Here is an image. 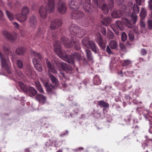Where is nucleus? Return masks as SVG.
Here are the masks:
<instances>
[{"instance_id": "obj_1", "label": "nucleus", "mask_w": 152, "mask_h": 152, "mask_svg": "<svg viewBox=\"0 0 152 152\" xmlns=\"http://www.w3.org/2000/svg\"><path fill=\"white\" fill-rule=\"evenodd\" d=\"M51 33L50 34V32H48L47 39L49 40L50 37H52V39L54 40L55 42L53 46L55 51L60 58L64 59L66 61L73 66L74 65L75 59L77 61L81 60V56L78 53H72L71 55L66 54L65 51L61 48V43L57 40H56L58 38L57 33L54 32V31H51Z\"/></svg>"}, {"instance_id": "obj_2", "label": "nucleus", "mask_w": 152, "mask_h": 152, "mask_svg": "<svg viewBox=\"0 0 152 152\" xmlns=\"http://www.w3.org/2000/svg\"><path fill=\"white\" fill-rule=\"evenodd\" d=\"M90 0H71L69 2L70 8L72 10L83 9L88 14H91L93 10Z\"/></svg>"}, {"instance_id": "obj_3", "label": "nucleus", "mask_w": 152, "mask_h": 152, "mask_svg": "<svg viewBox=\"0 0 152 152\" xmlns=\"http://www.w3.org/2000/svg\"><path fill=\"white\" fill-rule=\"evenodd\" d=\"M45 2L48 1L47 9L44 5L42 6L39 9V12L41 17L45 19L47 16V12H53L55 8L54 0H44Z\"/></svg>"}, {"instance_id": "obj_4", "label": "nucleus", "mask_w": 152, "mask_h": 152, "mask_svg": "<svg viewBox=\"0 0 152 152\" xmlns=\"http://www.w3.org/2000/svg\"><path fill=\"white\" fill-rule=\"evenodd\" d=\"M74 38V37H71V39L69 40L67 38L63 37L61 38V40L65 47L71 48L74 46L75 49L78 50L80 49V43L79 42L75 40Z\"/></svg>"}, {"instance_id": "obj_5", "label": "nucleus", "mask_w": 152, "mask_h": 152, "mask_svg": "<svg viewBox=\"0 0 152 152\" xmlns=\"http://www.w3.org/2000/svg\"><path fill=\"white\" fill-rule=\"evenodd\" d=\"M31 54L35 57L33 59V63L35 68L39 72L42 70V66L40 62L42 58V55L39 53L36 52L34 50L31 51Z\"/></svg>"}, {"instance_id": "obj_6", "label": "nucleus", "mask_w": 152, "mask_h": 152, "mask_svg": "<svg viewBox=\"0 0 152 152\" xmlns=\"http://www.w3.org/2000/svg\"><path fill=\"white\" fill-rule=\"evenodd\" d=\"M69 30L71 34L79 38L84 36V32L83 29L79 28V27L75 24H72L69 27Z\"/></svg>"}, {"instance_id": "obj_7", "label": "nucleus", "mask_w": 152, "mask_h": 152, "mask_svg": "<svg viewBox=\"0 0 152 152\" xmlns=\"http://www.w3.org/2000/svg\"><path fill=\"white\" fill-rule=\"evenodd\" d=\"M49 75L50 80L52 83L55 85V86L54 87L52 85L50 86L48 83H47L44 84V86L47 91L49 93H51L52 92V88H55V87L58 86L59 83L58 79L51 74H49Z\"/></svg>"}, {"instance_id": "obj_8", "label": "nucleus", "mask_w": 152, "mask_h": 152, "mask_svg": "<svg viewBox=\"0 0 152 152\" xmlns=\"http://www.w3.org/2000/svg\"><path fill=\"white\" fill-rule=\"evenodd\" d=\"M82 44L84 46L89 48L90 47L92 51L95 53H96L98 48L95 43L92 41H91L89 38L85 37L83 39Z\"/></svg>"}, {"instance_id": "obj_9", "label": "nucleus", "mask_w": 152, "mask_h": 152, "mask_svg": "<svg viewBox=\"0 0 152 152\" xmlns=\"http://www.w3.org/2000/svg\"><path fill=\"white\" fill-rule=\"evenodd\" d=\"M131 116L130 114H128L126 116L124 119V121L126 124L132 126L131 127L132 128H134L135 131L137 130L139 127L137 125L138 123L137 119H131Z\"/></svg>"}, {"instance_id": "obj_10", "label": "nucleus", "mask_w": 152, "mask_h": 152, "mask_svg": "<svg viewBox=\"0 0 152 152\" xmlns=\"http://www.w3.org/2000/svg\"><path fill=\"white\" fill-rule=\"evenodd\" d=\"M131 20L125 18L122 19V22L126 23V25L129 28H132L133 24L135 23L137 20V17L136 14L132 13L131 15Z\"/></svg>"}, {"instance_id": "obj_11", "label": "nucleus", "mask_w": 152, "mask_h": 152, "mask_svg": "<svg viewBox=\"0 0 152 152\" xmlns=\"http://www.w3.org/2000/svg\"><path fill=\"white\" fill-rule=\"evenodd\" d=\"M29 9L27 7H24L21 13L18 14L17 18L18 20L21 22H23L26 20L27 18V15L29 13Z\"/></svg>"}, {"instance_id": "obj_12", "label": "nucleus", "mask_w": 152, "mask_h": 152, "mask_svg": "<svg viewBox=\"0 0 152 152\" xmlns=\"http://www.w3.org/2000/svg\"><path fill=\"white\" fill-rule=\"evenodd\" d=\"M120 10L114 11L112 12L111 16L113 18H120L124 15L126 12V6L125 5L122 4L120 6Z\"/></svg>"}, {"instance_id": "obj_13", "label": "nucleus", "mask_w": 152, "mask_h": 152, "mask_svg": "<svg viewBox=\"0 0 152 152\" xmlns=\"http://www.w3.org/2000/svg\"><path fill=\"white\" fill-rule=\"evenodd\" d=\"M73 10L70 14L71 18L75 19H79L84 17V14L82 11L77 9Z\"/></svg>"}, {"instance_id": "obj_14", "label": "nucleus", "mask_w": 152, "mask_h": 152, "mask_svg": "<svg viewBox=\"0 0 152 152\" xmlns=\"http://www.w3.org/2000/svg\"><path fill=\"white\" fill-rule=\"evenodd\" d=\"M62 24V20L59 19H54L51 22L50 28L51 30L57 29Z\"/></svg>"}, {"instance_id": "obj_15", "label": "nucleus", "mask_w": 152, "mask_h": 152, "mask_svg": "<svg viewBox=\"0 0 152 152\" xmlns=\"http://www.w3.org/2000/svg\"><path fill=\"white\" fill-rule=\"evenodd\" d=\"M57 9L61 14H63L66 12V7L65 2L62 0H59Z\"/></svg>"}, {"instance_id": "obj_16", "label": "nucleus", "mask_w": 152, "mask_h": 152, "mask_svg": "<svg viewBox=\"0 0 152 152\" xmlns=\"http://www.w3.org/2000/svg\"><path fill=\"white\" fill-rule=\"evenodd\" d=\"M0 58L1 59L2 66L4 68L7 72L9 73H10L9 67L7 64V61H9L8 57H7V59L6 61V59L3 58L2 54L0 52Z\"/></svg>"}, {"instance_id": "obj_17", "label": "nucleus", "mask_w": 152, "mask_h": 152, "mask_svg": "<svg viewBox=\"0 0 152 152\" xmlns=\"http://www.w3.org/2000/svg\"><path fill=\"white\" fill-rule=\"evenodd\" d=\"M96 42L98 44L99 46L103 49H104L105 48V44L103 41L100 34H99L97 37Z\"/></svg>"}, {"instance_id": "obj_18", "label": "nucleus", "mask_w": 152, "mask_h": 152, "mask_svg": "<svg viewBox=\"0 0 152 152\" xmlns=\"http://www.w3.org/2000/svg\"><path fill=\"white\" fill-rule=\"evenodd\" d=\"M26 92L27 93L30 97H32L35 96L37 92L34 88L29 87H28Z\"/></svg>"}, {"instance_id": "obj_19", "label": "nucleus", "mask_w": 152, "mask_h": 152, "mask_svg": "<svg viewBox=\"0 0 152 152\" xmlns=\"http://www.w3.org/2000/svg\"><path fill=\"white\" fill-rule=\"evenodd\" d=\"M45 32V30L44 29L39 28L38 31L35 37L39 38V39H42L44 37Z\"/></svg>"}, {"instance_id": "obj_20", "label": "nucleus", "mask_w": 152, "mask_h": 152, "mask_svg": "<svg viewBox=\"0 0 152 152\" xmlns=\"http://www.w3.org/2000/svg\"><path fill=\"white\" fill-rule=\"evenodd\" d=\"M144 116L146 120L148 121L150 125L152 126V117L148 114L144 115ZM149 132L151 133L152 134V126H150L149 129Z\"/></svg>"}, {"instance_id": "obj_21", "label": "nucleus", "mask_w": 152, "mask_h": 152, "mask_svg": "<svg viewBox=\"0 0 152 152\" xmlns=\"http://www.w3.org/2000/svg\"><path fill=\"white\" fill-rule=\"evenodd\" d=\"M123 18L122 19V20ZM116 25L117 26V29L118 30L119 29L121 31H122L124 30V28L125 25H126V23H123V22H122L121 21H116L115 22Z\"/></svg>"}, {"instance_id": "obj_22", "label": "nucleus", "mask_w": 152, "mask_h": 152, "mask_svg": "<svg viewBox=\"0 0 152 152\" xmlns=\"http://www.w3.org/2000/svg\"><path fill=\"white\" fill-rule=\"evenodd\" d=\"M36 99L40 103L44 104L46 101V98L43 95L39 94L36 97Z\"/></svg>"}, {"instance_id": "obj_23", "label": "nucleus", "mask_w": 152, "mask_h": 152, "mask_svg": "<svg viewBox=\"0 0 152 152\" xmlns=\"http://www.w3.org/2000/svg\"><path fill=\"white\" fill-rule=\"evenodd\" d=\"M29 20L30 26L35 28L37 24V20L35 17L34 15L30 17Z\"/></svg>"}, {"instance_id": "obj_24", "label": "nucleus", "mask_w": 152, "mask_h": 152, "mask_svg": "<svg viewBox=\"0 0 152 152\" xmlns=\"http://www.w3.org/2000/svg\"><path fill=\"white\" fill-rule=\"evenodd\" d=\"M102 4H103L101 7L102 10L105 14H107L109 12V8L107 4L104 3V0H101Z\"/></svg>"}, {"instance_id": "obj_25", "label": "nucleus", "mask_w": 152, "mask_h": 152, "mask_svg": "<svg viewBox=\"0 0 152 152\" xmlns=\"http://www.w3.org/2000/svg\"><path fill=\"white\" fill-rule=\"evenodd\" d=\"M45 59L46 60V63L48 68L52 72L54 73H56V71L54 69V68L51 62L48 61L47 58H45Z\"/></svg>"}, {"instance_id": "obj_26", "label": "nucleus", "mask_w": 152, "mask_h": 152, "mask_svg": "<svg viewBox=\"0 0 152 152\" xmlns=\"http://www.w3.org/2000/svg\"><path fill=\"white\" fill-rule=\"evenodd\" d=\"M98 104L101 107L108 108L109 107V104L103 100H100L98 102Z\"/></svg>"}, {"instance_id": "obj_27", "label": "nucleus", "mask_w": 152, "mask_h": 152, "mask_svg": "<svg viewBox=\"0 0 152 152\" xmlns=\"http://www.w3.org/2000/svg\"><path fill=\"white\" fill-rule=\"evenodd\" d=\"M111 21V18L109 17H107L103 19V20L102 21V23L104 25L107 26L110 24Z\"/></svg>"}, {"instance_id": "obj_28", "label": "nucleus", "mask_w": 152, "mask_h": 152, "mask_svg": "<svg viewBox=\"0 0 152 152\" xmlns=\"http://www.w3.org/2000/svg\"><path fill=\"white\" fill-rule=\"evenodd\" d=\"M26 49L23 47H20L17 48L16 50V53L18 55H23L25 53Z\"/></svg>"}, {"instance_id": "obj_29", "label": "nucleus", "mask_w": 152, "mask_h": 152, "mask_svg": "<svg viewBox=\"0 0 152 152\" xmlns=\"http://www.w3.org/2000/svg\"><path fill=\"white\" fill-rule=\"evenodd\" d=\"M109 45L111 49H115L118 46V42L114 40H112L110 41Z\"/></svg>"}, {"instance_id": "obj_30", "label": "nucleus", "mask_w": 152, "mask_h": 152, "mask_svg": "<svg viewBox=\"0 0 152 152\" xmlns=\"http://www.w3.org/2000/svg\"><path fill=\"white\" fill-rule=\"evenodd\" d=\"M86 51L87 59L90 61L92 60L93 57L92 55L91 51L88 49H86Z\"/></svg>"}, {"instance_id": "obj_31", "label": "nucleus", "mask_w": 152, "mask_h": 152, "mask_svg": "<svg viewBox=\"0 0 152 152\" xmlns=\"http://www.w3.org/2000/svg\"><path fill=\"white\" fill-rule=\"evenodd\" d=\"M81 25L84 27H87L89 25V20L88 18H85L81 21L80 23Z\"/></svg>"}, {"instance_id": "obj_32", "label": "nucleus", "mask_w": 152, "mask_h": 152, "mask_svg": "<svg viewBox=\"0 0 152 152\" xmlns=\"http://www.w3.org/2000/svg\"><path fill=\"white\" fill-rule=\"evenodd\" d=\"M18 85L20 89L24 92H26V91L28 88L22 82H19Z\"/></svg>"}, {"instance_id": "obj_33", "label": "nucleus", "mask_w": 152, "mask_h": 152, "mask_svg": "<svg viewBox=\"0 0 152 152\" xmlns=\"http://www.w3.org/2000/svg\"><path fill=\"white\" fill-rule=\"evenodd\" d=\"M25 73L28 77L30 78L32 77V71L31 68H30L27 69Z\"/></svg>"}, {"instance_id": "obj_34", "label": "nucleus", "mask_w": 152, "mask_h": 152, "mask_svg": "<svg viewBox=\"0 0 152 152\" xmlns=\"http://www.w3.org/2000/svg\"><path fill=\"white\" fill-rule=\"evenodd\" d=\"M101 81L100 78L97 76H95L94 78V85H98L101 83Z\"/></svg>"}, {"instance_id": "obj_35", "label": "nucleus", "mask_w": 152, "mask_h": 152, "mask_svg": "<svg viewBox=\"0 0 152 152\" xmlns=\"http://www.w3.org/2000/svg\"><path fill=\"white\" fill-rule=\"evenodd\" d=\"M17 34L14 32H12L10 34V42H13L16 40L17 38Z\"/></svg>"}, {"instance_id": "obj_36", "label": "nucleus", "mask_w": 152, "mask_h": 152, "mask_svg": "<svg viewBox=\"0 0 152 152\" xmlns=\"http://www.w3.org/2000/svg\"><path fill=\"white\" fill-rule=\"evenodd\" d=\"M133 11L132 13H134L136 14L139 13L140 9L139 7L137 4H134L133 6Z\"/></svg>"}, {"instance_id": "obj_37", "label": "nucleus", "mask_w": 152, "mask_h": 152, "mask_svg": "<svg viewBox=\"0 0 152 152\" xmlns=\"http://www.w3.org/2000/svg\"><path fill=\"white\" fill-rule=\"evenodd\" d=\"M146 11L145 10L143 9H142L140 13V16L142 19L145 18L146 15Z\"/></svg>"}, {"instance_id": "obj_38", "label": "nucleus", "mask_w": 152, "mask_h": 152, "mask_svg": "<svg viewBox=\"0 0 152 152\" xmlns=\"http://www.w3.org/2000/svg\"><path fill=\"white\" fill-rule=\"evenodd\" d=\"M2 34L4 38L7 39H9L10 35L8 32L6 30H4L2 32Z\"/></svg>"}, {"instance_id": "obj_39", "label": "nucleus", "mask_w": 152, "mask_h": 152, "mask_svg": "<svg viewBox=\"0 0 152 152\" xmlns=\"http://www.w3.org/2000/svg\"><path fill=\"white\" fill-rule=\"evenodd\" d=\"M111 27L113 29V30L115 32V33L116 34H118V32L117 31V26L115 24H112L111 25Z\"/></svg>"}, {"instance_id": "obj_40", "label": "nucleus", "mask_w": 152, "mask_h": 152, "mask_svg": "<svg viewBox=\"0 0 152 152\" xmlns=\"http://www.w3.org/2000/svg\"><path fill=\"white\" fill-rule=\"evenodd\" d=\"M18 67L22 68L23 67V64L22 61L20 60H18L16 63Z\"/></svg>"}, {"instance_id": "obj_41", "label": "nucleus", "mask_w": 152, "mask_h": 152, "mask_svg": "<svg viewBox=\"0 0 152 152\" xmlns=\"http://www.w3.org/2000/svg\"><path fill=\"white\" fill-rule=\"evenodd\" d=\"M131 64V62L129 60H124L122 64V65L125 66H127Z\"/></svg>"}, {"instance_id": "obj_42", "label": "nucleus", "mask_w": 152, "mask_h": 152, "mask_svg": "<svg viewBox=\"0 0 152 152\" xmlns=\"http://www.w3.org/2000/svg\"><path fill=\"white\" fill-rule=\"evenodd\" d=\"M107 37L110 39H113L114 37V34L111 31L108 30Z\"/></svg>"}, {"instance_id": "obj_43", "label": "nucleus", "mask_w": 152, "mask_h": 152, "mask_svg": "<svg viewBox=\"0 0 152 152\" xmlns=\"http://www.w3.org/2000/svg\"><path fill=\"white\" fill-rule=\"evenodd\" d=\"M121 40L123 42H125L127 36L126 34L124 32H123L121 35Z\"/></svg>"}, {"instance_id": "obj_44", "label": "nucleus", "mask_w": 152, "mask_h": 152, "mask_svg": "<svg viewBox=\"0 0 152 152\" xmlns=\"http://www.w3.org/2000/svg\"><path fill=\"white\" fill-rule=\"evenodd\" d=\"M147 147L148 148L152 149V140L149 139L147 142Z\"/></svg>"}, {"instance_id": "obj_45", "label": "nucleus", "mask_w": 152, "mask_h": 152, "mask_svg": "<svg viewBox=\"0 0 152 152\" xmlns=\"http://www.w3.org/2000/svg\"><path fill=\"white\" fill-rule=\"evenodd\" d=\"M134 73L133 71H126L124 72V74L127 76H130Z\"/></svg>"}, {"instance_id": "obj_46", "label": "nucleus", "mask_w": 152, "mask_h": 152, "mask_svg": "<svg viewBox=\"0 0 152 152\" xmlns=\"http://www.w3.org/2000/svg\"><path fill=\"white\" fill-rule=\"evenodd\" d=\"M3 4L1 0H0V7H1L3 5ZM3 17V13L0 10V20L2 19Z\"/></svg>"}, {"instance_id": "obj_47", "label": "nucleus", "mask_w": 152, "mask_h": 152, "mask_svg": "<svg viewBox=\"0 0 152 152\" xmlns=\"http://www.w3.org/2000/svg\"><path fill=\"white\" fill-rule=\"evenodd\" d=\"M100 31L103 35H106V31L105 28L104 27H102L101 28Z\"/></svg>"}, {"instance_id": "obj_48", "label": "nucleus", "mask_w": 152, "mask_h": 152, "mask_svg": "<svg viewBox=\"0 0 152 152\" xmlns=\"http://www.w3.org/2000/svg\"><path fill=\"white\" fill-rule=\"evenodd\" d=\"M93 2L94 3V5H95L97 7H99L100 5H99V3H100L99 4H101V1H102L101 0H99V2L98 1V0H92Z\"/></svg>"}, {"instance_id": "obj_49", "label": "nucleus", "mask_w": 152, "mask_h": 152, "mask_svg": "<svg viewBox=\"0 0 152 152\" xmlns=\"http://www.w3.org/2000/svg\"><path fill=\"white\" fill-rule=\"evenodd\" d=\"M148 29L149 30H152V20L148 21Z\"/></svg>"}, {"instance_id": "obj_50", "label": "nucleus", "mask_w": 152, "mask_h": 152, "mask_svg": "<svg viewBox=\"0 0 152 152\" xmlns=\"http://www.w3.org/2000/svg\"><path fill=\"white\" fill-rule=\"evenodd\" d=\"M129 38L131 41H133L134 39V36L133 34L131 32H130L129 34Z\"/></svg>"}, {"instance_id": "obj_51", "label": "nucleus", "mask_w": 152, "mask_h": 152, "mask_svg": "<svg viewBox=\"0 0 152 152\" xmlns=\"http://www.w3.org/2000/svg\"><path fill=\"white\" fill-rule=\"evenodd\" d=\"M140 53L142 56H145L147 54V51L145 49H142L141 50Z\"/></svg>"}, {"instance_id": "obj_52", "label": "nucleus", "mask_w": 152, "mask_h": 152, "mask_svg": "<svg viewBox=\"0 0 152 152\" xmlns=\"http://www.w3.org/2000/svg\"><path fill=\"white\" fill-rule=\"evenodd\" d=\"M106 51L109 54H111L113 53L108 45H107L106 48Z\"/></svg>"}, {"instance_id": "obj_53", "label": "nucleus", "mask_w": 152, "mask_h": 152, "mask_svg": "<svg viewBox=\"0 0 152 152\" xmlns=\"http://www.w3.org/2000/svg\"><path fill=\"white\" fill-rule=\"evenodd\" d=\"M140 26L142 28H144L145 27V22L143 21L142 19L140 20Z\"/></svg>"}, {"instance_id": "obj_54", "label": "nucleus", "mask_w": 152, "mask_h": 152, "mask_svg": "<svg viewBox=\"0 0 152 152\" xmlns=\"http://www.w3.org/2000/svg\"><path fill=\"white\" fill-rule=\"evenodd\" d=\"M13 25L15 28L18 29L19 27L18 24L16 22H13Z\"/></svg>"}, {"instance_id": "obj_55", "label": "nucleus", "mask_w": 152, "mask_h": 152, "mask_svg": "<svg viewBox=\"0 0 152 152\" xmlns=\"http://www.w3.org/2000/svg\"><path fill=\"white\" fill-rule=\"evenodd\" d=\"M4 50L6 53L7 55H8L9 53V49L8 48H4Z\"/></svg>"}, {"instance_id": "obj_56", "label": "nucleus", "mask_w": 152, "mask_h": 152, "mask_svg": "<svg viewBox=\"0 0 152 152\" xmlns=\"http://www.w3.org/2000/svg\"><path fill=\"white\" fill-rule=\"evenodd\" d=\"M109 1H110V2L109 3L110 7L111 8H112L114 6L113 1L112 0H110Z\"/></svg>"}, {"instance_id": "obj_57", "label": "nucleus", "mask_w": 152, "mask_h": 152, "mask_svg": "<svg viewBox=\"0 0 152 152\" xmlns=\"http://www.w3.org/2000/svg\"><path fill=\"white\" fill-rule=\"evenodd\" d=\"M35 84L37 88L41 86L40 83L39 81L35 82Z\"/></svg>"}, {"instance_id": "obj_58", "label": "nucleus", "mask_w": 152, "mask_h": 152, "mask_svg": "<svg viewBox=\"0 0 152 152\" xmlns=\"http://www.w3.org/2000/svg\"><path fill=\"white\" fill-rule=\"evenodd\" d=\"M127 5L128 7H130L131 8H132L133 6V3L131 1L127 3Z\"/></svg>"}, {"instance_id": "obj_59", "label": "nucleus", "mask_w": 152, "mask_h": 152, "mask_svg": "<svg viewBox=\"0 0 152 152\" xmlns=\"http://www.w3.org/2000/svg\"><path fill=\"white\" fill-rule=\"evenodd\" d=\"M124 0H115V1L118 4L120 5L122 3Z\"/></svg>"}, {"instance_id": "obj_60", "label": "nucleus", "mask_w": 152, "mask_h": 152, "mask_svg": "<svg viewBox=\"0 0 152 152\" xmlns=\"http://www.w3.org/2000/svg\"><path fill=\"white\" fill-rule=\"evenodd\" d=\"M37 89L40 93H44V91L42 88L41 86L37 88Z\"/></svg>"}, {"instance_id": "obj_61", "label": "nucleus", "mask_w": 152, "mask_h": 152, "mask_svg": "<svg viewBox=\"0 0 152 152\" xmlns=\"http://www.w3.org/2000/svg\"><path fill=\"white\" fill-rule=\"evenodd\" d=\"M136 3L138 5H141V0H135Z\"/></svg>"}, {"instance_id": "obj_62", "label": "nucleus", "mask_w": 152, "mask_h": 152, "mask_svg": "<svg viewBox=\"0 0 152 152\" xmlns=\"http://www.w3.org/2000/svg\"><path fill=\"white\" fill-rule=\"evenodd\" d=\"M148 6L150 9L151 10H152V2H149Z\"/></svg>"}, {"instance_id": "obj_63", "label": "nucleus", "mask_w": 152, "mask_h": 152, "mask_svg": "<svg viewBox=\"0 0 152 152\" xmlns=\"http://www.w3.org/2000/svg\"><path fill=\"white\" fill-rule=\"evenodd\" d=\"M18 73L20 77H22L23 76V75L22 73L20 71V72L19 73L18 72Z\"/></svg>"}, {"instance_id": "obj_64", "label": "nucleus", "mask_w": 152, "mask_h": 152, "mask_svg": "<svg viewBox=\"0 0 152 152\" xmlns=\"http://www.w3.org/2000/svg\"><path fill=\"white\" fill-rule=\"evenodd\" d=\"M142 147L143 148V149H144L146 146L147 147V143H144L142 144Z\"/></svg>"}]
</instances>
